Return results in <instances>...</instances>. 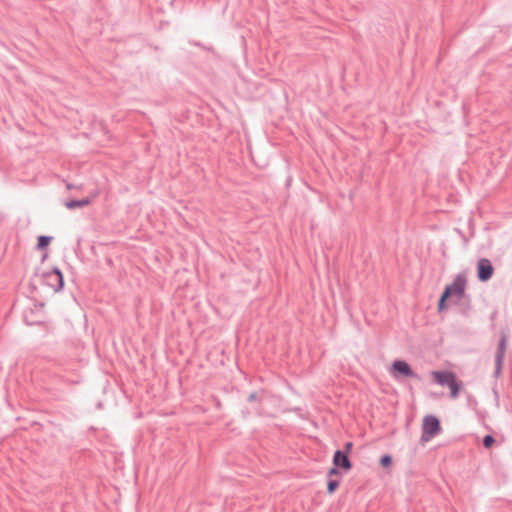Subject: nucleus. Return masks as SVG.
I'll list each match as a JSON object with an SVG mask.
<instances>
[{
    "label": "nucleus",
    "mask_w": 512,
    "mask_h": 512,
    "mask_svg": "<svg viewBox=\"0 0 512 512\" xmlns=\"http://www.w3.org/2000/svg\"><path fill=\"white\" fill-rule=\"evenodd\" d=\"M467 283L468 280L466 273H458L454 277L453 282L445 286L438 301V312H442L447 308V300L456 304L465 299L469 302V296L466 294Z\"/></svg>",
    "instance_id": "1"
},
{
    "label": "nucleus",
    "mask_w": 512,
    "mask_h": 512,
    "mask_svg": "<svg viewBox=\"0 0 512 512\" xmlns=\"http://www.w3.org/2000/svg\"><path fill=\"white\" fill-rule=\"evenodd\" d=\"M440 420L434 415H427L423 419L421 442L430 441L441 432Z\"/></svg>",
    "instance_id": "2"
},
{
    "label": "nucleus",
    "mask_w": 512,
    "mask_h": 512,
    "mask_svg": "<svg viewBox=\"0 0 512 512\" xmlns=\"http://www.w3.org/2000/svg\"><path fill=\"white\" fill-rule=\"evenodd\" d=\"M507 342H508V334L506 331L502 330L500 333V340L497 345V349L495 352V370L494 377L499 378L502 375V369L504 364V359L507 350Z\"/></svg>",
    "instance_id": "3"
},
{
    "label": "nucleus",
    "mask_w": 512,
    "mask_h": 512,
    "mask_svg": "<svg viewBox=\"0 0 512 512\" xmlns=\"http://www.w3.org/2000/svg\"><path fill=\"white\" fill-rule=\"evenodd\" d=\"M43 282L45 285L53 289L54 292L62 290L64 286V277L59 268H53L52 270L43 273Z\"/></svg>",
    "instance_id": "4"
},
{
    "label": "nucleus",
    "mask_w": 512,
    "mask_h": 512,
    "mask_svg": "<svg viewBox=\"0 0 512 512\" xmlns=\"http://www.w3.org/2000/svg\"><path fill=\"white\" fill-rule=\"evenodd\" d=\"M494 268L492 263L487 258H481L477 263V278L481 282H487L493 276Z\"/></svg>",
    "instance_id": "5"
},
{
    "label": "nucleus",
    "mask_w": 512,
    "mask_h": 512,
    "mask_svg": "<svg viewBox=\"0 0 512 512\" xmlns=\"http://www.w3.org/2000/svg\"><path fill=\"white\" fill-rule=\"evenodd\" d=\"M392 371L395 375L400 374L404 377L420 379L419 375L416 374L411 366L404 360H395L392 364Z\"/></svg>",
    "instance_id": "6"
},
{
    "label": "nucleus",
    "mask_w": 512,
    "mask_h": 512,
    "mask_svg": "<svg viewBox=\"0 0 512 512\" xmlns=\"http://www.w3.org/2000/svg\"><path fill=\"white\" fill-rule=\"evenodd\" d=\"M333 465L343 469L345 472L352 468V462L350 461L349 456L345 452H342V450H336L334 452Z\"/></svg>",
    "instance_id": "7"
},
{
    "label": "nucleus",
    "mask_w": 512,
    "mask_h": 512,
    "mask_svg": "<svg viewBox=\"0 0 512 512\" xmlns=\"http://www.w3.org/2000/svg\"><path fill=\"white\" fill-rule=\"evenodd\" d=\"M432 376L439 385L447 387L456 378L455 374L451 371H433Z\"/></svg>",
    "instance_id": "8"
},
{
    "label": "nucleus",
    "mask_w": 512,
    "mask_h": 512,
    "mask_svg": "<svg viewBox=\"0 0 512 512\" xmlns=\"http://www.w3.org/2000/svg\"><path fill=\"white\" fill-rule=\"evenodd\" d=\"M91 203L90 198H83L79 200H69L65 202V207L69 210H73L75 208H82L88 206Z\"/></svg>",
    "instance_id": "9"
},
{
    "label": "nucleus",
    "mask_w": 512,
    "mask_h": 512,
    "mask_svg": "<svg viewBox=\"0 0 512 512\" xmlns=\"http://www.w3.org/2000/svg\"><path fill=\"white\" fill-rule=\"evenodd\" d=\"M33 310L31 309L29 312L28 311H25L24 312V321L28 324V325H37V324H41L43 321L41 318H38V317H33Z\"/></svg>",
    "instance_id": "10"
},
{
    "label": "nucleus",
    "mask_w": 512,
    "mask_h": 512,
    "mask_svg": "<svg viewBox=\"0 0 512 512\" xmlns=\"http://www.w3.org/2000/svg\"><path fill=\"white\" fill-rule=\"evenodd\" d=\"M51 240H52L51 236H46V235L39 236L37 239V248L39 250L45 249L50 244Z\"/></svg>",
    "instance_id": "11"
},
{
    "label": "nucleus",
    "mask_w": 512,
    "mask_h": 512,
    "mask_svg": "<svg viewBox=\"0 0 512 512\" xmlns=\"http://www.w3.org/2000/svg\"><path fill=\"white\" fill-rule=\"evenodd\" d=\"M450 388V396L452 398H457L460 392V384L458 383L457 379L448 386Z\"/></svg>",
    "instance_id": "12"
},
{
    "label": "nucleus",
    "mask_w": 512,
    "mask_h": 512,
    "mask_svg": "<svg viewBox=\"0 0 512 512\" xmlns=\"http://www.w3.org/2000/svg\"><path fill=\"white\" fill-rule=\"evenodd\" d=\"M340 481L337 479H329L327 482V492L333 494L339 487Z\"/></svg>",
    "instance_id": "13"
},
{
    "label": "nucleus",
    "mask_w": 512,
    "mask_h": 512,
    "mask_svg": "<svg viewBox=\"0 0 512 512\" xmlns=\"http://www.w3.org/2000/svg\"><path fill=\"white\" fill-rule=\"evenodd\" d=\"M494 442H495L494 437L490 434H487L484 436L482 443L485 448H490Z\"/></svg>",
    "instance_id": "14"
},
{
    "label": "nucleus",
    "mask_w": 512,
    "mask_h": 512,
    "mask_svg": "<svg viewBox=\"0 0 512 512\" xmlns=\"http://www.w3.org/2000/svg\"><path fill=\"white\" fill-rule=\"evenodd\" d=\"M380 464L382 467H388L392 464V457L389 454H385L380 458Z\"/></svg>",
    "instance_id": "15"
},
{
    "label": "nucleus",
    "mask_w": 512,
    "mask_h": 512,
    "mask_svg": "<svg viewBox=\"0 0 512 512\" xmlns=\"http://www.w3.org/2000/svg\"><path fill=\"white\" fill-rule=\"evenodd\" d=\"M249 402H254V401H260L261 400V397L259 396L258 392H252L250 393V395L248 396V399H247Z\"/></svg>",
    "instance_id": "16"
},
{
    "label": "nucleus",
    "mask_w": 512,
    "mask_h": 512,
    "mask_svg": "<svg viewBox=\"0 0 512 512\" xmlns=\"http://www.w3.org/2000/svg\"><path fill=\"white\" fill-rule=\"evenodd\" d=\"M339 467H336L335 465L329 469L328 471V476L331 477V476H334V475H338L340 472H339Z\"/></svg>",
    "instance_id": "17"
},
{
    "label": "nucleus",
    "mask_w": 512,
    "mask_h": 512,
    "mask_svg": "<svg viewBox=\"0 0 512 512\" xmlns=\"http://www.w3.org/2000/svg\"><path fill=\"white\" fill-rule=\"evenodd\" d=\"M352 447H353V443L347 442V443H345L344 450H342V452H345L348 455L349 452L351 451Z\"/></svg>",
    "instance_id": "18"
},
{
    "label": "nucleus",
    "mask_w": 512,
    "mask_h": 512,
    "mask_svg": "<svg viewBox=\"0 0 512 512\" xmlns=\"http://www.w3.org/2000/svg\"><path fill=\"white\" fill-rule=\"evenodd\" d=\"M34 307L37 311H41L44 307V304L43 303H40V304H34Z\"/></svg>",
    "instance_id": "19"
},
{
    "label": "nucleus",
    "mask_w": 512,
    "mask_h": 512,
    "mask_svg": "<svg viewBox=\"0 0 512 512\" xmlns=\"http://www.w3.org/2000/svg\"><path fill=\"white\" fill-rule=\"evenodd\" d=\"M66 186H67V189H69V190L74 188V186L72 184H70V183H67Z\"/></svg>",
    "instance_id": "20"
},
{
    "label": "nucleus",
    "mask_w": 512,
    "mask_h": 512,
    "mask_svg": "<svg viewBox=\"0 0 512 512\" xmlns=\"http://www.w3.org/2000/svg\"><path fill=\"white\" fill-rule=\"evenodd\" d=\"M244 418H247L249 416V411H243Z\"/></svg>",
    "instance_id": "21"
},
{
    "label": "nucleus",
    "mask_w": 512,
    "mask_h": 512,
    "mask_svg": "<svg viewBox=\"0 0 512 512\" xmlns=\"http://www.w3.org/2000/svg\"><path fill=\"white\" fill-rule=\"evenodd\" d=\"M220 406H221L220 401H217V407H220Z\"/></svg>",
    "instance_id": "22"
}]
</instances>
